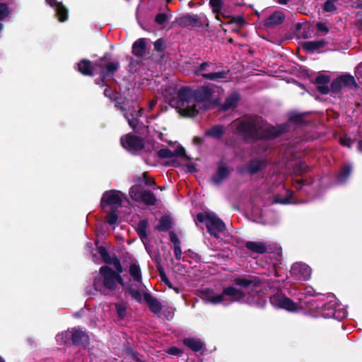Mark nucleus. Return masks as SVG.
<instances>
[{
	"mask_svg": "<svg viewBox=\"0 0 362 362\" xmlns=\"http://www.w3.org/2000/svg\"><path fill=\"white\" fill-rule=\"evenodd\" d=\"M69 332H66V333H64V334H62L61 335H57V340H59V338H60L61 337H62L64 335H65V336L67 337L69 336Z\"/></svg>",
	"mask_w": 362,
	"mask_h": 362,
	"instance_id": "obj_54",
	"label": "nucleus"
},
{
	"mask_svg": "<svg viewBox=\"0 0 362 362\" xmlns=\"http://www.w3.org/2000/svg\"><path fill=\"white\" fill-rule=\"evenodd\" d=\"M329 82V77L326 75H320L316 78V84L317 90L322 94L329 93V89L328 83Z\"/></svg>",
	"mask_w": 362,
	"mask_h": 362,
	"instance_id": "obj_19",
	"label": "nucleus"
},
{
	"mask_svg": "<svg viewBox=\"0 0 362 362\" xmlns=\"http://www.w3.org/2000/svg\"><path fill=\"white\" fill-rule=\"evenodd\" d=\"M316 28H317V30L319 31V32H322L324 34H327L328 32H329V28H327V26L323 23H321V22H319L316 24Z\"/></svg>",
	"mask_w": 362,
	"mask_h": 362,
	"instance_id": "obj_40",
	"label": "nucleus"
},
{
	"mask_svg": "<svg viewBox=\"0 0 362 362\" xmlns=\"http://www.w3.org/2000/svg\"><path fill=\"white\" fill-rule=\"evenodd\" d=\"M170 227V221L168 217H163L160 218L159 221V224L157 226V228L159 230L164 231L167 230Z\"/></svg>",
	"mask_w": 362,
	"mask_h": 362,
	"instance_id": "obj_30",
	"label": "nucleus"
},
{
	"mask_svg": "<svg viewBox=\"0 0 362 362\" xmlns=\"http://www.w3.org/2000/svg\"><path fill=\"white\" fill-rule=\"evenodd\" d=\"M269 246L270 245L264 242L247 241L245 243V247L247 250L257 254L267 252L269 249Z\"/></svg>",
	"mask_w": 362,
	"mask_h": 362,
	"instance_id": "obj_12",
	"label": "nucleus"
},
{
	"mask_svg": "<svg viewBox=\"0 0 362 362\" xmlns=\"http://www.w3.org/2000/svg\"><path fill=\"white\" fill-rule=\"evenodd\" d=\"M264 165V162L260 160H252L249 166L248 171L250 173L253 174L259 170Z\"/></svg>",
	"mask_w": 362,
	"mask_h": 362,
	"instance_id": "obj_29",
	"label": "nucleus"
},
{
	"mask_svg": "<svg viewBox=\"0 0 362 362\" xmlns=\"http://www.w3.org/2000/svg\"><path fill=\"white\" fill-rule=\"evenodd\" d=\"M71 338L73 343L76 345L86 346L88 343V336L87 334L79 329H73L71 330Z\"/></svg>",
	"mask_w": 362,
	"mask_h": 362,
	"instance_id": "obj_13",
	"label": "nucleus"
},
{
	"mask_svg": "<svg viewBox=\"0 0 362 362\" xmlns=\"http://www.w3.org/2000/svg\"><path fill=\"white\" fill-rule=\"evenodd\" d=\"M261 290V284L256 277H238L234 279L233 285L225 288L221 293L207 292L203 299L213 304L229 305L238 301L263 306L266 301Z\"/></svg>",
	"mask_w": 362,
	"mask_h": 362,
	"instance_id": "obj_1",
	"label": "nucleus"
},
{
	"mask_svg": "<svg viewBox=\"0 0 362 362\" xmlns=\"http://www.w3.org/2000/svg\"><path fill=\"white\" fill-rule=\"evenodd\" d=\"M112 263L114 267L115 268V269L117 270L116 273L120 274V273L122 272V268L120 262L117 259L115 258L112 260Z\"/></svg>",
	"mask_w": 362,
	"mask_h": 362,
	"instance_id": "obj_43",
	"label": "nucleus"
},
{
	"mask_svg": "<svg viewBox=\"0 0 362 362\" xmlns=\"http://www.w3.org/2000/svg\"><path fill=\"white\" fill-rule=\"evenodd\" d=\"M170 240L174 244V246H175L176 245H180V241L178 240V238L174 233L171 232L170 233Z\"/></svg>",
	"mask_w": 362,
	"mask_h": 362,
	"instance_id": "obj_48",
	"label": "nucleus"
},
{
	"mask_svg": "<svg viewBox=\"0 0 362 362\" xmlns=\"http://www.w3.org/2000/svg\"><path fill=\"white\" fill-rule=\"evenodd\" d=\"M0 362H5L1 358H0Z\"/></svg>",
	"mask_w": 362,
	"mask_h": 362,
	"instance_id": "obj_60",
	"label": "nucleus"
},
{
	"mask_svg": "<svg viewBox=\"0 0 362 362\" xmlns=\"http://www.w3.org/2000/svg\"><path fill=\"white\" fill-rule=\"evenodd\" d=\"M240 99V95L238 93L234 92L229 95L226 99L225 103L222 105L221 109L223 110H228L230 108L234 107Z\"/></svg>",
	"mask_w": 362,
	"mask_h": 362,
	"instance_id": "obj_22",
	"label": "nucleus"
},
{
	"mask_svg": "<svg viewBox=\"0 0 362 362\" xmlns=\"http://www.w3.org/2000/svg\"><path fill=\"white\" fill-rule=\"evenodd\" d=\"M284 15L281 11H276L269 16L264 23L266 27H274L283 23Z\"/></svg>",
	"mask_w": 362,
	"mask_h": 362,
	"instance_id": "obj_17",
	"label": "nucleus"
},
{
	"mask_svg": "<svg viewBox=\"0 0 362 362\" xmlns=\"http://www.w3.org/2000/svg\"><path fill=\"white\" fill-rule=\"evenodd\" d=\"M54 7H56L57 15L60 21H64L67 19L68 12L66 8L61 4L59 3Z\"/></svg>",
	"mask_w": 362,
	"mask_h": 362,
	"instance_id": "obj_26",
	"label": "nucleus"
},
{
	"mask_svg": "<svg viewBox=\"0 0 362 362\" xmlns=\"http://www.w3.org/2000/svg\"><path fill=\"white\" fill-rule=\"evenodd\" d=\"M214 65L212 63L204 62L195 71L196 74H201L202 77L210 81H218L225 78L226 71H214Z\"/></svg>",
	"mask_w": 362,
	"mask_h": 362,
	"instance_id": "obj_8",
	"label": "nucleus"
},
{
	"mask_svg": "<svg viewBox=\"0 0 362 362\" xmlns=\"http://www.w3.org/2000/svg\"><path fill=\"white\" fill-rule=\"evenodd\" d=\"M229 173H230V171L226 168L225 164L220 163L216 173L213 176V178H212L213 182L216 185H218L228 176Z\"/></svg>",
	"mask_w": 362,
	"mask_h": 362,
	"instance_id": "obj_18",
	"label": "nucleus"
},
{
	"mask_svg": "<svg viewBox=\"0 0 362 362\" xmlns=\"http://www.w3.org/2000/svg\"><path fill=\"white\" fill-rule=\"evenodd\" d=\"M95 66L100 68L99 74L105 80L107 77L111 76L119 68V63L117 62H110L106 59V57L100 58L95 62Z\"/></svg>",
	"mask_w": 362,
	"mask_h": 362,
	"instance_id": "obj_9",
	"label": "nucleus"
},
{
	"mask_svg": "<svg viewBox=\"0 0 362 362\" xmlns=\"http://www.w3.org/2000/svg\"><path fill=\"white\" fill-rule=\"evenodd\" d=\"M123 198L124 195L119 191H107L103 194L101 199V206L103 210H105L107 206H110L112 209H117L121 206Z\"/></svg>",
	"mask_w": 362,
	"mask_h": 362,
	"instance_id": "obj_6",
	"label": "nucleus"
},
{
	"mask_svg": "<svg viewBox=\"0 0 362 362\" xmlns=\"http://www.w3.org/2000/svg\"><path fill=\"white\" fill-rule=\"evenodd\" d=\"M131 294H132V297L134 298H135L136 300H138L139 302L141 301V300H142V295L141 294V293H139L137 291H132L131 292Z\"/></svg>",
	"mask_w": 362,
	"mask_h": 362,
	"instance_id": "obj_47",
	"label": "nucleus"
},
{
	"mask_svg": "<svg viewBox=\"0 0 362 362\" xmlns=\"http://www.w3.org/2000/svg\"><path fill=\"white\" fill-rule=\"evenodd\" d=\"M210 4L214 11L218 12L221 9V0H211Z\"/></svg>",
	"mask_w": 362,
	"mask_h": 362,
	"instance_id": "obj_42",
	"label": "nucleus"
},
{
	"mask_svg": "<svg viewBox=\"0 0 362 362\" xmlns=\"http://www.w3.org/2000/svg\"><path fill=\"white\" fill-rule=\"evenodd\" d=\"M161 279L163 280V282H165V284L170 288H173V286H172V284L170 282V281L167 279L166 276H161Z\"/></svg>",
	"mask_w": 362,
	"mask_h": 362,
	"instance_id": "obj_49",
	"label": "nucleus"
},
{
	"mask_svg": "<svg viewBox=\"0 0 362 362\" xmlns=\"http://www.w3.org/2000/svg\"><path fill=\"white\" fill-rule=\"evenodd\" d=\"M129 126H131L132 128H135L136 127V122L134 120H129L128 121Z\"/></svg>",
	"mask_w": 362,
	"mask_h": 362,
	"instance_id": "obj_51",
	"label": "nucleus"
},
{
	"mask_svg": "<svg viewBox=\"0 0 362 362\" xmlns=\"http://www.w3.org/2000/svg\"><path fill=\"white\" fill-rule=\"evenodd\" d=\"M344 87L341 83V80L340 76L334 80L331 84V90L334 92H338Z\"/></svg>",
	"mask_w": 362,
	"mask_h": 362,
	"instance_id": "obj_34",
	"label": "nucleus"
},
{
	"mask_svg": "<svg viewBox=\"0 0 362 362\" xmlns=\"http://www.w3.org/2000/svg\"><path fill=\"white\" fill-rule=\"evenodd\" d=\"M146 228L147 221L146 220L140 221L137 226V233L142 240L146 238Z\"/></svg>",
	"mask_w": 362,
	"mask_h": 362,
	"instance_id": "obj_28",
	"label": "nucleus"
},
{
	"mask_svg": "<svg viewBox=\"0 0 362 362\" xmlns=\"http://www.w3.org/2000/svg\"><path fill=\"white\" fill-rule=\"evenodd\" d=\"M351 171V167L349 165H344L338 176V179L339 181L343 182L345 179L349 175Z\"/></svg>",
	"mask_w": 362,
	"mask_h": 362,
	"instance_id": "obj_31",
	"label": "nucleus"
},
{
	"mask_svg": "<svg viewBox=\"0 0 362 362\" xmlns=\"http://www.w3.org/2000/svg\"><path fill=\"white\" fill-rule=\"evenodd\" d=\"M129 272L135 281L141 283V274L140 267L138 264L136 263H132L129 266Z\"/></svg>",
	"mask_w": 362,
	"mask_h": 362,
	"instance_id": "obj_25",
	"label": "nucleus"
},
{
	"mask_svg": "<svg viewBox=\"0 0 362 362\" xmlns=\"http://www.w3.org/2000/svg\"><path fill=\"white\" fill-rule=\"evenodd\" d=\"M118 219L116 209H112L106 216L105 220L110 225L115 224Z\"/></svg>",
	"mask_w": 362,
	"mask_h": 362,
	"instance_id": "obj_32",
	"label": "nucleus"
},
{
	"mask_svg": "<svg viewBox=\"0 0 362 362\" xmlns=\"http://www.w3.org/2000/svg\"><path fill=\"white\" fill-rule=\"evenodd\" d=\"M340 144L343 146L351 147L352 144V141L349 138L342 137L340 139Z\"/></svg>",
	"mask_w": 362,
	"mask_h": 362,
	"instance_id": "obj_44",
	"label": "nucleus"
},
{
	"mask_svg": "<svg viewBox=\"0 0 362 362\" xmlns=\"http://www.w3.org/2000/svg\"><path fill=\"white\" fill-rule=\"evenodd\" d=\"M158 153L160 158H172L173 156V153L168 148L161 149Z\"/></svg>",
	"mask_w": 362,
	"mask_h": 362,
	"instance_id": "obj_38",
	"label": "nucleus"
},
{
	"mask_svg": "<svg viewBox=\"0 0 362 362\" xmlns=\"http://www.w3.org/2000/svg\"><path fill=\"white\" fill-rule=\"evenodd\" d=\"M173 105L184 117L196 116L201 110L212 109L218 105L219 98L215 90L209 86H202L196 90L182 87L177 91Z\"/></svg>",
	"mask_w": 362,
	"mask_h": 362,
	"instance_id": "obj_2",
	"label": "nucleus"
},
{
	"mask_svg": "<svg viewBox=\"0 0 362 362\" xmlns=\"http://www.w3.org/2000/svg\"><path fill=\"white\" fill-rule=\"evenodd\" d=\"M9 11L6 4L0 3V21L4 20L8 15Z\"/></svg>",
	"mask_w": 362,
	"mask_h": 362,
	"instance_id": "obj_35",
	"label": "nucleus"
},
{
	"mask_svg": "<svg viewBox=\"0 0 362 362\" xmlns=\"http://www.w3.org/2000/svg\"><path fill=\"white\" fill-rule=\"evenodd\" d=\"M156 105V102L152 101L150 103V107L152 108Z\"/></svg>",
	"mask_w": 362,
	"mask_h": 362,
	"instance_id": "obj_57",
	"label": "nucleus"
},
{
	"mask_svg": "<svg viewBox=\"0 0 362 362\" xmlns=\"http://www.w3.org/2000/svg\"><path fill=\"white\" fill-rule=\"evenodd\" d=\"M224 133V127L221 125H216L206 132V135L214 139H220Z\"/></svg>",
	"mask_w": 362,
	"mask_h": 362,
	"instance_id": "obj_24",
	"label": "nucleus"
},
{
	"mask_svg": "<svg viewBox=\"0 0 362 362\" xmlns=\"http://www.w3.org/2000/svg\"><path fill=\"white\" fill-rule=\"evenodd\" d=\"M129 195L134 201L144 202L148 206H153L156 204V197L152 192L142 190L137 186H134L130 189Z\"/></svg>",
	"mask_w": 362,
	"mask_h": 362,
	"instance_id": "obj_7",
	"label": "nucleus"
},
{
	"mask_svg": "<svg viewBox=\"0 0 362 362\" xmlns=\"http://www.w3.org/2000/svg\"><path fill=\"white\" fill-rule=\"evenodd\" d=\"M175 290V291L178 293L180 292L179 289L178 288H173Z\"/></svg>",
	"mask_w": 362,
	"mask_h": 362,
	"instance_id": "obj_59",
	"label": "nucleus"
},
{
	"mask_svg": "<svg viewBox=\"0 0 362 362\" xmlns=\"http://www.w3.org/2000/svg\"><path fill=\"white\" fill-rule=\"evenodd\" d=\"M143 297L151 312L153 313H158L161 310L162 306L160 303L151 294L145 293L143 295Z\"/></svg>",
	"mask_w": 362,
	"mask_h": 362,
	"instance_id": "obj_16",
	"label": "nucleus"
},
{
	"mask_svg": "<svg viewBox=\"0 0 362 362\" xmlns=\"http://www.w3.org/2000/svg\"><path fill=\"white\" fill-rule=\"evenodd\" d=\"M3 28H4V25L1 23H0V33L2 31Z\"/></svg>",
	"mask_w": 362,
	"mask_h": 362,
	"instance_id": "obj_58",
	"label": "nucleus"
},
{
	"mask_svg": "<svg viewBox=\"0 0 362 362\" xmlns=\"http://www.w3.org/2000/svg\"><path fill=\"white\" fill-rule=\"evenodd\" d=\"M197 220L200 223L205 222L209 233L216 238L226 230L225 223L214 213H199L197 215Z\"/></svg>",
	"mask_w": 362,
	"mask_h": 362,
	"instance_id": "obj_5",
	"label": "nucleus"
},
{
	"mask_svg": "<svg viewBox=\"0 0 362 362\" xmlns=\"http://www.w3.org/2000/svg\"><path fill=\"white\" fill-rule=\"evenodd\" d=\"M184 153H185V150L182 148H180V150H177L176 152L177 155H179V156L184 154Z\"/></svg>",
	"mask_w": 362,
	"mask_h": 362,
	"instance_id": "obj_53",
	"label": "nucleus"
},
{
	"mask_svg": "<svg viewBox=\"0 0 362 362\" xmlns=\"http://www.w3.org/2000/svg\"><path fill=\"white\" fill-rule=\"evenodd\" d=\"M183 344L194 351H199L202 349L204 344L202 341L197 338H186Z\"/></svg>",
	"mask_w": 362,
	"mask_h": 362,
	"instance_id": "obj_21",
	"label": "nucleus"
},
{
	"mask_svg": "<svg viewBox=\"0 0 362 362\" xmlns=\"http://www.w3.org/2000/svg\"><path fill=\"white\" fill-rule=\"evenodd\" d=\"M326 42L323 40L305 42L303 48L308 52H314L324 48Z\"/></svg>",
	"mask_w": 362,
	"mask_h": 362,
	"instance_id": "obj_20",
	"label": "nucleus"
},
{
	"mask_svg": "<svg viewBox=\"0 0 362 362\" xmlns=\"http://www.w3.org/2000/svg\"><path fill=\"white\" fill-rule=\"evenodd\" d=\"M288 1V0H279V2L282 4H285Z\"/></svg>",
	"mask_w": 362,
	"mask_h": 362,
	"instance_id": "obj_55",
	"label": "nucleus"
},
{
	"mask_svg": "<svg viewBox=\"0 0 362 362\" xmlns=\"http://www.w3.org/2000/svg\"><path fill=\"white\" fill-rule=\"evenodd\" d=\"M270 301L274 306L288 311H295L298 309V305L281 293H277L271 296Z\"/></svg>",
	"mask_w": 362,
	"mask_h": 362,
	"instance_id": "obj_11",
	"label": "nucleus"
},
{
	"mask_svg": "<svg viewBox=\"0 0 362 362\" xmlns=\"http://www.w3.org/2000/svg\"><path fill=\"white\" fill-rule=\"evenodd\" d=\"M336 10L334 0H327L324 4V11L326 12H332Z\"/></svg>",
	"mask_w": 362,
	"mask_h": 362,
	"instance_id": "obj_37",
	"label": "nucleus"
},
{
	"mask_svg": "<svg viewBox=\"0 0 362 362\" xmlns=\"http://www.w3.org/2000/svg\"><path fill=\"white\" fill-rule=\"evenodd\" d=\"M146 43L144 39L136 40L132 47V52L137 57H142L145 54Z\"/></svg>",
	"mask_w": 362,
	"mask_h": 362,
	"instance_id": "obj_23",
	"label": "nucleus"
},
{
	"mask_svg": "<svg viewBox=\"0 0 362 362\" xmlns=\"http://www.w3.org/2000/svg\"><path fill=\"white\" fill-rule=\"evenodd\" d=\"M120 141L124 148L133 153L141 151L144 146L143 139L132 134L123 136Z\"/></svg>",
	"mask_w": 362,
	"mask_h": 362,
	"instance_id": "obj_10",
	"label": "nucleus"
},
{
	"mask_svg": "<svg viewBox=\"0 0 362 362\" xmlns=\"http://www.w3.org/2000/svg\"><path fill=\"white\" fill-rule=\"evenodd\" d=\"M344 87H356V83L354 78L351 75H343L340 76Z\"/></svg>",
	"mask_w": 362,
	"mask_h": 362,
	"instance_id": "obj_27",
	"label": "nucleus"
},
{
	"mask_svg": "<svg viewBox=\"0 0 362 362\" xmlns=\"http://www.w3.org/2000/svg\"><path fill=\"white\" fill-rule=\"evenodd\" d=\"M235 133L246 139H270L277 136L282 129L271 127L264 122L261 118L244 117L235 120L231 124Z\"/></svg>",
	"mask_w": 362,
	"mask_h": 362,
	"instance_id": "obj_3",
	"label": "nucleus"
},
{
	"mask_svg": "<svg viewBox=\"0 0 362 362\" xmlns=\"http://www.w3.org/2000/svg\"><path fill=\"white\" fill-rule=\"evenodd\" d=\"M166 352L170 354V355H173V356H180L182 354V351L179 349V348H177L175 346H172L170 348H169Z\"/></svg>",
	"mask_w": 362,
	"mask_h": 362,
	"instance_id": "obj_39",
	"label": "nucleus"
},
{
	"mask_svg": "<svg viewBox=\"0 0 362 362\" xmlns=\"http://www.w3.org/2000/svg\"><path fill=\"white\" fill-rule=\"evenodd\" d=\"M168 19V16L165 13H159L156 17V21L157 23L162 25Z\"/></svg>",
	"mask_w": 362,
	"mask_h": 362,
	"instance_id": "obj_41",
	"label": "nucleus"
},
{
	"mask_svg": "<svg viewBox=\"0 0 362 362\" xmlns=\"http://www.w3.org/2000/svg\"><path fill=\"white\" fill-rule=\"evenodd\" d=\"M96 68L95 63L92 64L87 59H83L78 63V70L84 75L92 76Z\"/></svg>",
	"mask_w": 362,
	"mask_h": 362,
	"instance_id": "obj_15",
	"label": "nucleus"
},
{
	"mask_svg": "<svg viewBox=\"0 0 362 362\" xmlns=\"http://www.w3.org/2000/svg\"><path fill=\"white\" fill-rule=\"evenodd\" d=\"M292 272L295 275L299 274V279L307 280L310 276L311 270L308 266L303 264L297 263L292 267Z\"/></svg>",
	"mask_w": 362,
	"mask_h": 362,
	"instance_id": "obj_14",
	"label": "nucleus"
},
{
	"mask_svg": "<svg viewBox=\"0 0 362 362\" xmlns=\"http://www.w3.org/2000/svg\"><path fill=\"white\" fill-rule=\"evenodd\" d=\"M47 3L52 6H55L59 3L56 0H46Z\"/></svg>",
	"mask_w": 362,
	"mask_h": 362,
	"instance_id": "obj_50",
	"label": "nucleus"
},
{
	"mask_svg": "<svg viewBox=\"0 0 362 362\" xmlns=\"http://www.w3.org/2000/svg\"><path fill=\"white\" fill-rule=\"evenodd\" d=\"M158 42H159V41L156 42V44H155L156 47H157Z\"/></svg>",
	"mask_w": 362,
	"mask_h": 362,
	"instance_id": "obj_61",
	"label": "nucleus"
},
{
	"mask_svg": "<svg viewBox=\"0 0 362 362\" xmlns=\"http://www.w3.org/2000/svg\"><path fill=\"white\" fill-rule=\"evenodd\" d=\"M174 252L177 259H180L182 257V250L180 245L174 246Z\"/></svg>",
	"mask_w": 362,
	"mask_h": 362,
	"instance_id": "obj_45",
	"label": "nucleus"
},
{
	"mask_svg": "<svg viewBox=\"0 0 362 362\" xmlns=\"http://www.w3.org/2000/svg\"><path fill=\"white\" fill-rule=\"evenodd\" d=\"M187 168H188V170H189V172H194V171H195V166H194V165H189L187 166Z\"/></svg>",
	"mask_w": 362,
	"mask_h": 362,
	"instance_id": "obj_52",
	"label": "nucleus"
},
{
	"mask_svg": "<svg viewBox=\"0 0 362 362\" xmlns=\"http://www.w3.org/2000/svg\"><path fill=\"white\" fill-rule=\"evenodd\" d=\"M100 277L97 278L94 282L96 290L102 291L103 286L108 290H115L117 284L124 285L120 274L116 273L107 266H103L100 269Z\"/></svg>",
	"mask_w": 362,
	"mask_h": 362,
	"instance_id": "obj_4",
	"label": "nucleus"
},
{
	"mask_svg": "<svg viewBox=\"0 0 362 362\" xmlns=\"http://www.w3.org/2000/svg\"><path fill=\"white\" fill-rule=\"evenodd\" d=\"M115 308H116L118 316L120 318H124L126 315L127 305L123 302L118 303L115 304Z\"/></svg>",
	"mask_w": 362,
	"mask_h": 362,
	"instance_id": "obj_33",
	"label": "nucleus"
},
{
	"mask_svg": "<svg viewBox=\"0 0 362 362\" xmlns=\"http://www.w3.org/2000/svg\"><path fill=\"white\" fill-rule=\"evenodd\" d=\"M286 194H287V196L284 199H280L278 197H275L274 202L276 203L284 204H291V197H290L291 195V192H289V191H287Z\"/></svg>",
	"mask_w": 362,
	"mask_h": 362,
	"instance_id": "obj_36",
	"label": "nucleus"
},
{
	"mask_svg": "<svg viewBox=\"0 0 362 362\" xmlns=\"http://www.w3.org/2000/svg\"><path fill=\"white\" fill-rule=\"evenodd\" d=\"M358 148L362 151V141L358 143Z\"/></svg>",
	"mask_w": 362,
	"mask_h": 362,
	"instance_id": "obj_56",
	"label": "nucleus"
},
{
	"mask_svg": "<svg viewBox=\"0 0 362 362\" xmlns=\"http://www.w3.org/2000/svg\"><path fill=\"white\" fill-rule=\"evenodd\" d=\"M143 176H144V182H145L146 185H149V186H152V185H155L154 180L151 177H148L146 173H144L143 174Z\"/></svg>",
	"mask_w": 362,
	"mask_h": 362,
	"instance_id": "obj_46",
	"label": "nucleus"
}]
</instances>
